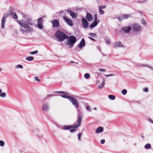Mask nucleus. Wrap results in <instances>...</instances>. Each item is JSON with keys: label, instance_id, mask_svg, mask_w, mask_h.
I'll use <instances>...</instances> for the list:
<instances>
[{"label": "nucleus", "instance_id": "nucleus-53", "mask_svg": "<svg viewBox=\"0 0 153 153\" xmlns=\"http://www.w3.org/2000/svg\"><path fill=\"white\" fill-rule=\"evenodd\" d=\"M144 91L145 92H147L148 91V89L147 88H145L144 89Z\"/></svg>", "mask_w": 153, "mask_h": 153}, {"label": "nucleus", "instance_id": "nucleus-62", "mask_svg": "<svg viewBox=\"0 0 153 153\" xmlns=\"http://www.w3.org/2000/svg\"><path fill=\"white\" fill-rule=\"evenodd\" d=\"M76 64H78V62H76Z\"/></svg>", "mask_w": 153, "mask_h": 153}, {"label": "nucleus", "instance_id": "nucleus-41", "mask_svg": "<svg viewBox=\"0 0 153 153\" xmlns=\"http://www.w3.org/2000/svg\"><path fill=\"white\" fill-rule=\"evenodd\" d=\"M114 74H108V75H105V76L106 77H108V76H114Z\"/></svg>", "mask_w": 153, "mask_h": 153}, {"label": "nucleus", "instance_id": "nucleus-19", "mask_svg": "<svg viewBox=\"0 0 153 153\" xmlns=\"http://www.w3.org/2000/svg\"><path fill=\"white\" fill-rule=\"evenodd\" d=\"M131 17V15L130 14H124L121 15L122 19H127L128 18Z\"/></svg>", "mask_w": 153, "mask_h": 153}, {"label": "nucleus", "instance_id": "nucleus-1", "mask_svg": "<svg viewBox=\"0 0 153 153\" xmlns=\"http://www.w3.org/2000/svg\"><path fill=\"white\" fill-rule=\"evenodd\" d=\"M66 39L67 40L65 42V44L68 48H73L76 41V37L73 36H68Z\"/></svg>", "mask_w": 153, "mask_h": 153}, {"label": "nucleus", "instance_id": "nucleus-54", "mask_svg": "<svg viewBox=\"0 0 153 153\" xmlns=\"http://www.w3.org/2000/svg\"><path fill=\"white\" fill-rule=\"evenodd\" d=\"M65 92H64L62 91H58V92H57V93H59L60 94H64Z\"/></svg>", "mask_w": 153, "mask_h": 153}, {"label": "nucleus", "instance_id": "nucleus-59", "mask_svg": "<svg viewBox=\"0 0 153 153\" xmlns=\"http://www.w3.org/2000/svg\"><path fill=\"white\" fill-rule=\"evenodd\" d=\"M149 68H151L152 69V70L153 69V68H151V67H149Z\"/></svg>", "mask_w": 153, "mask_h": 153}, {"label": "nucleus", "instance_id": "nucleus-32", "mask_svg": "<svg viewBox=\"0 0 153 153\" xmlns=\"http://www.w3.org/2000/svg\"><path fill=\"white\" fill-rule=\"evenodd\" d=\"M84 77L86 79H88L90 77V75L88 73H86L84 75Z\"/></svg>", "mask_w": 153, "mask_h": 153}, {"label": "nucleus", "instance_id": "nucleus-3", "mask_svg": "<svg viewBox=\"0 0 153 153\" xmlns=\"http://www.w3.org/2000/svg\"><path fill=\"white\" fill-rule=\"evenodd\" d=\"M22 14L23 18H27L26 22H25L26 24H27L30 26L32 25H33V23L32 21V19L31 17H29L28 15L23 13H22Z\"/></svg>", "mask_w": 153, "mask_h": 153}, {"label": "nucleus", "instance_id": "nucleus-39", "mask_svg": "<svg viewBox=\"0 0 153 153\" xmlns=\"http://www.w3.org/2000/svg\"><path fill=\"white\" fill-rule=\"evenodd\" d=\"M38 53V51H35L33 52H30V54H36Z\"/></svg>", "mask_w": 153, "mask_h": 153}, {"label": "nucleus", "instance_id": "nucleus-12", "mask_svg": "<svg viewBox=\"0 0 153 153\" xmlns=\"http://www.w3.org/2000/svg\"><path fill=\"white\" fill-rule=\"evenodd\" d=\"M29 25L26 24L25 23L24 25H23L22 27L26 30L30 32H33V28Z\"/></svg>", "mask_w": 153, "mask_h": 153}, {"label": "nucleus", "instance_id": "nucleus-46", "mask_svg": "<svg viewBox=\"0 0 153 153\" xmlns=\"http://www.w3.org/2000/svg\"><path fill=\"white\" fill-rule=\"evenodd\" d=\"M118 19L119 21L120 22L122 20H123V19H122V18L121 17V16L119 17L118 18Z\"/></svg>", "mask_w": 153, "mask_h": 153}, {"label": "nucleus", "instance_id": "nucleus-16", "mask_svg": "<svg viewBox=\"0 0 153 153\" xmlns=\"http://www.w3.org/2000/svg\"><path fill=\"white\" fill-rule=\"evenodd\" d=\"M67 11L69 12L71 16L73 18H76L77 17V15L74 12L72 11L70 9L67 10Z\"/></svg>", "mask_w": 153, "mask_h": 153}, {"label": "nucleus", "instance_id": "nucleus-33", "mask_svg": "<svg viewBox=\"0 0 153 153\" xmlns=\"http://www.w3.org/2000/svg\"><path fill=\"white\" fill-rule=\"evenodd\" d=\"M5 145V143L2 140H0V146H1L3 147V146Z\"/></svg>", "mask_w": 153, "mask_h": 153}, {"label": "nucleus", "instance_id": "nucleus-52", "mask_svg": "<svg viewBox=\"0 0 153 153\" xmlns=\"http://www.w3.org/2000/svg\"><path fill=\"white\" fill-rule=\"evenodd\" d=\"M88 38L91 39V40H93L94 41L95 40L94 39L91 37H89Z\"/></svg>", "mask_w": 153, "mask_h": 153}, {"label": "nucleus", "instance_id": "nucleus-47", "mask_svg": "<svg viewBox=\"0 0 153 153\" xmlns=\"http://www.w3.org/2000/svg\"><path fill=\"white\" fill-rule=\"evenodd\" d=\"M105 143V140L104 139H102L100 141V143L102 144H103Z\"/></svg>", "mask_w": 153, "mask_h": 153}, {"label": "nucleus", "instance_id": "nucleus-5", "mask_svg": "<svg viewBox=\"0 0 153 153\" xmlns=\"http://www.w3.org/2000/svg\"><path fill=\"white\" fill-rule=\"evenodd\" d=\"M9 14L8 13H6L3 15V16L1 20V27L2 29L5 28V23L6 22V18L8 16Z\"/></svg>", "mask_w": 153, "mask_h": 153}, {"label": "nucleus", "instance_id": "nucleus-49", "mask_svg": "<svg viewBox=\"0 0 153 153\" xmlns=\"http://www.w3.org/2000/svg\"><path fill=\"white\" fill-rule=\"evenodd\" d=\"M106 42L108 45H109L110 43V41L109 40H106Z\"/></svg>", "mask_w": 153, "mask_h": 153}, {"label": "nucleus", "instance_id": "nucleus-55", "mask_svg": "<svg viewBox=\"0 0 153 153\" xmlns=\"http://www.w3.org/2000/svg\"><path fill=\"white\" fill-rule=\"evenodd\" d=\"M149 121L152 123H153V121L152 120L149 119Z\"/></svg>", "mask_w": 153, "mask_h": 153}, {"label": "nucleus", "instance_id": "nucleus-21", "mask_svg": "<svg viewBox=\"0 0 153 153\" xmlns=\"http://www.w3.org/2000/svg\"><path fill=\"white\" fill-rule=\"evenodd\" d=\"M105 82V79H103L102 82L100 85H99L98 86V88L101 89L104 86Z\"/></svg>", "mask_w": 153, "mask_h": 153}, {"label": "nucleus", "instance_id": "nucleus-51", "mask_svg": "<svg viewBox=\"0 0 153 153\" xmlns=\"http://www.w3.org/2000/svg\"><path fill=\"white\" fill-rule=\"evenodd\" d=\"M147 1L146 0H144V1H139L138 2L139 3H143V2H146Z\"/></svg>", "mask_w": 153, "mask_h": 153}, {"label": "nucleus", "instance_id": "nucleus-14", "mask_svg": "<svg viewBox=\"0 0 153 153\" xmlns=\"http://www.w3.org/2000/svg\"><path fill=\"white\" fill-rule=\"evenodd\" d=\"M131 29V26H125L122 28V30L126 33H129Z\"/></svg>", "mask_w": 153, "mask_h": 153}, {"label": "nucleus", "instance_id": "nucleus-56", "mask_svg": "<svg viewBox=\"0 0 153 153\" xmlns=\"http://www.w3.org/2000/svg\"><path fill=\"white\" fill-rule=\"evenodd\" d=\"M2 92V90L1 89H0V94Z\"/></svg>", "mask_w": 153, "mask_h": 153}, {"label": "nucleus", "instance_id": "nucleus-48", "mask_svg": "<svg viewBox=\"0 0 153 153\" xmlns=\"http://www.w3.org/2000/svg\"><path fill=\"white\" fill-rule=\"evenodd\" d=\"M13 11V7H9V12H11Z\"/></svg>", "mask_w": 153, "mask_h": 153}, {"label": "nucleus", "instance_id": "nucleus-29", "mask_svg": "<svg viewBox=\"0 0 153 153\" xmlns=\"http://www.w3.org/2000/svg\"><path fill=\"white\" fill-rule=\"evenodd\" d=\"M15 68L16 69H19V68L23 69V67L22 65H18L15 66Z\"/></svg>", "mask_w": 153, "mask_h": 153}, {"label": "nucleus", "instance_id": "nucleus-58", "mask_svg": "<svg viewBox=\"0 0 153 153\" xmlns=\"http://www.w3.org/2000/svg\"><path fill=\"white\" fill-rule=\"evenodd\" d=\"M71 63H74V62H73V61H71Z\"/></svg>", "mask_w": 153, "mask_h": 153}, {"label": "nucleus", "instance_id": "nucleus-7", "mask_svg": "<svg viewBox=\"0 0 153 153\" xmlns=\"http://www.w3.org/2000/svg\"><path fill=\"white\" fill-rule=\"evenodd\" d=\"M69 98H70L69 100L71 102L72 104L76 108H78L79 106V104L76 100L72 97Z\"/></svg>", "mask_w": 153, "mask_h": 153}, {"label": "nucleus", "instance_id": "nucleus-31", "mask_svg": "<svg viewBox=\"0 0 153 153\" xmlns=\"http://www.w3.org/2000/svg\"><path fill=\"white\" fill-rule=\"evenodd\" d=\"M26 60L28 61H32L33 59V57L30 56L27 57L26 58Z\"/></svg>", "mask_w": 153, "mask_h": 153}, {"label": "nucleus", "instance_id": "nucleus-44", "mask_svg": "<svg viewBox=\"0 0 153 153\" xmlns=\"http://www.w3.org/2000/svg\"><path fill=\"white\" fill-rule=\"evenodd\" d=\"M105 7V5L101 6L99 7V8L101 9H103Z\"/></svg>", "mask_w": 153, "mask_h": 153}, {"label": "nucleus", "instance_id": "nucleus-2", "mask_svg": "<svg viewBox=\"0 0 153 153\" xmlns=\"http://www.w3.org/2000/svg\"><path fill=\"white\" fill-rule=\"evenodd\" d=\"M55 36L58 39V41L61 42L63 41L64 40L66 39L68 36L66 35L63 32L59 31L58 30H57L55 34Z\"/></svg>", "mask_w": 153, "mask_h": 153}, {"label": "nucleus", "instance_id": "nucleus-4", "mask_svg": "<svg viewBox=\"0 0 153 153\" xmlns=\"http://www.w3.org/2000/svg\"><path fill=\"white\" fill-rule=\"evenodd\" d=\"M82 120V117L81 115H79L78 117V119L76 124L73 126H71V128H77L79 127L81 125Z\"/></svg>", "mask_w": 153, "mask_h": 153}, {"label": "nucleus", "instance_id": "nucleus-60", "mask_svg": "<svg viewBox=\"0 0 153 153\" xmlns=\"http://www.w3.org/2000/svg\"><path fill=\"white\" fill-rule=\"evenodd\" d=\"M47 95V96H50V95Z\"/></svg>", "mask_w": 153, "mask_h": 153}, {"label": "nucleus", "instance_id": "nucleus-45", "mask_svg": "<svg viewBox=\"0 0 153 153\" xmlns=\"http://www.w3.org/2000/svg\"><path fill=\"white\" fill-rule=\"evenodd\" d=\"M35 81H37L38 82H40V79H39L37 77H35Z\"/></svg>", "mask_w": 153, "mask_h": 153}, {"label": "nucleus", "instance_id": "nucleus-28", "mask_svg": "<svg viewBox=\"0 0 153 153\" xmlns=\"http://www.w3.org/2000/svg\"><path fill=\"white\" fill-rule=\"evenodd\" d=\"M36 26L40 29H42L43 27L41 23H38L37 25H36Z\"/></svg>", "mask_w": 153, "mask_h": 153}, {"label": "nucleus", "instance_id": "nucleus-34", "mask_svg": "<svg viewBox=\"0 0 153 153\" xmlns=\"http://www.w3.org/2000/svg\"><path fill=\"white\" fill-rule=\"evenodd\" d=\"M6 96V94L4 92L1 93V94H0V96L1 97H5Z\"/></svg>", "mask_w": 153, "mask_h": 153}, {"label": "nucleus", "instance_id": "nucleus-10", "mask_svg": "<svg viewBox=\"0 0 153 153\" xmlns=\"http://www.w3.org/2000/svg\"><path fill=\"white\" fill-rule=\"evenodd\" d=\"M52 24V27H53L56 28L59 26V23L58 20L57 19L54 20L51 22Z\"/></svg>", "mask_w": 153, "mask_h": 153}, {"label": "nucleus", "instance_id": "nucleus-9", "mask_svg": "<svg viewBox=\"0 0 153 153\" xmlns=\"http://www.w3.org/2000/svg\"><path fill=\"white\" fill-rule=\"evenodd\" d=\"M42 110L44 111H48L49 109V105L48 103H46L42 106Z\"/></svg>", "mask_w": 153, "mask_h": 153}, {"label": "nucleus", "instance_id": "nucleus-57", "mask_svg": "<svg viewBox=\"0 0 153 153\" xmlns=\"http://www.w3.org/2000/svg\"><path fill=\"white\" fill-rule=\"evenodd\" d=\"M93 109H95V110H96L97 108H93Z\"/></svg>", "mask_w": 153, "mask_h": 153}, {"label": "nucleus", "instance_id": "nucleus-35", "mask_svg": "<svg viewBox=\"0 0 153 153\" xmlns=\"http://www.w3.org/2000/svg\"><path fill=\"white\" fill-rule=\"evenodd\" d=\"M127 91L126 89H123L121 92L122 93L123 95H125L126 94Z\"/></svg>", "mask_w": 153, "mask_h": 153}, {"label": "nucleus", "instance_id": "nucleus-37", "mask_svg": "<svg viewBox=\"0 0 153 153\" xmlns=\"http://www.w3.org/2000/svg\"><path fill=\"white\" fill-rule=\"evenodd\" d=\"M99 12L101 14H103L105 13L100 8H99Z\"/></svg>", "mask_w": 153, "mask_h": 153}, {"label": "nucleus", "instance_id": "nucleus-17", "mask_svg": "<svg viewBox=\"0 0 153 153\" xmlns=\"http://www.w3.org/2000/svg\"><path fill=\"white\" fill-rule=\"evenodd\" d=\"M85 41L84 38H82L81 41L79 43L78 45L77 46H78L80 48H82L85 46Z\"/></svg>", "mask_w": 153, "mask_h": 153}, {"label": "nucleus", "instance_id": "nucleus-22", "mask_svg": "<svg viewBox=\"0 0 153 153\" xmlns=\"http://www.w3.org/2000/svg\"><path fill=\"white\" fill-rule=\"evenodd\" d=\"M64 94L63 95H61V97L64 98L68 99L69 100L70 99V98H71V97L68 96V93H64Z\"/></svg>", "mask_w": 153, "mask_h": 153}, {"label": "nucleus", "instance_id": "nucleus-30", "mask_svg": "<svg viewBox=\"0 0 153 153\" xmlns=\"http://www.w3.org/2000/svg\"><path fill=\"white\" fill-rule=\"evenodd\" d=\"M151 147V145L149 143H147L145 146V148L146 149H149Z\"/></svg>", "mask_w": 153, "mask_h": 153}, {"label": "nucleus", "instance_id": "nucleus-50", "mask_svg": "<svg viewBox=\"0 0 153 153\" xmlns=\"http://www.w3.org/2000/svg\"><path fill=\"white\" fill-rule=\"evenodd\" d=\"M99 70L102 72H105L106 71V70L103 69H99Z\"/></svg>", "mask_w": 153, "mask_h": 153}, {"label": "nucleus", "instance_id": "nucleus-8", "mask_svg": "<svg viewBox=\"0 0 153 153\" xmlns=\"http://www.w3.org/2000/svg\"><path fill=\"white\" fill-rule=\"evenodd\" d=\"M81 21L83 27L85 29L87 28L88 26V23L87 20L85 18H83L81 19Z\"/></svg>", "mask_w": 153, "mask_h": 153}, {"label": "nucleus", "instance_id": "nucleus-24", "mask_svg": "<svg viewBox=\"0 0 153 153\" xmlns=\"http://www.w3.org/2000/svg\"><path fill=\"white\" fill-rule=\"evenodd\" d=\"M62 128L63 129L69 130L71 129V125L64 126L62 127Z\"/></svg>", "mask_w": 153, "mask_h": 153}, {"label": "nucleus", "instance_id": "nucleus-11", "mask_svg": "<svg viewBox=\"0 0 153 153\" xmlns=\"http://www.w3.org/2000/svg\"><path fill=\"white\" fill-rule=\"evenodd\" d=\"M95 19L93 22L90 25V27L91 28H92L95 27L97 24L98 22H97V17L96 14L94 16Z\"/></svg>", "mask_w": 153, "mask_h": 153}, {"label": "nucleus", "instance_id": "nucleus-40", "mask_svg": "<svg viewBox=\"0 0 153 153\" xmlns=\"http://www.w3.org/2000/svg\"><path fill=\"white\" fill-rule=\"evenodd\" d=\"M81 133H79L78 134V139L79 140H80L81 136Z\"/></svg>", "mask_w": 153, "mask_h": 153}, {"label": "nucleus", "instance_id": "nucleus-25", "mask_svg": "<svg viewBox=\"0 0 153 153\" xmlns=\"http://www.w3.org/2000/svg\"><path fill=\"white\" fill-rule=\"evenodd\" d=\"M17 22L22 27L23 25H24L25 23V22L23 20H17Z\"/></svg>", "mask_w": 153, "mask_h": 153}, {"label": "nucleus", "instance_id": "nucleus-42", "mask_svg": "<svg viewBox=\"0 0 153 153\" xmlns=\"http://www.w3.org/2000/svg\"><path fill=\"white\" fill-rule=\"evenodd\" d=\"M76 129L75 128L71 129L70 130V131L71 132H74L76 131Z\"/></svg>", "mask_w": 153, "mask_h": 153}, {"label": "nucleus", "instance_id": "nucleus-23", "mask_svg": "<svg viewBox=\"0 0 153 153\" xmlns=\"http://www.w3.org/2000/svg\"><path fill=\"white\" fill-rule=\"evenodd\" d=\"M12 17L14 19H18V16L16 14L15 12H12L10 13Z\"/></svg>", "mask_w": 153, "mask_h": 153}, {"label": "nucleus", "instance_id": "nucleus-18", "mask_svg": "<svg viewBox=\"0 0 153 153\" xmlns=\"http://www.w3.org/2000/svg\"><path fill=\"white\" fill-rule=\"evenodd\" d=\"M123 45L120 41L116 42L114 44V47L117 48L119 47H122Z\"/></svg>", "mask_w": 153, "mask_h": 153}, {"label": "nucleus", "instance_id": "nucleus-15", "mask_svg": "<svg viewBox=\"0 0 153 153\" xmlns=\"http://www.w3.org/2000/svg\"><path fill=\"white\" fill-rule=\"evenodd\" d=\"M86 18L89 22L92 21L93 19L92 15L90 13L88 12L86 13Z\"/></svg>", "mask_w": 153, "mask_h": 153}, {"label": "nucleus", "instance_id": "nucleus-13", "mask_svg": "<svg viewBox=\"0 0 153 153\" xmlns=\"http://www.w3.org/2000/svg\"><path fill=\"white\" fill-rule=\"evenodd\" d=\"M63 19L65 22L69 25L71 26H73V24L71 19H68L66 16L63 17Z\"/></svg>", "mask_w": 153, "mask_h": 153}, {"label": "nucleus", "instance_id": "nucleus-26", "mask_svg": "<svg viewBox=\"0 0 153 153\" xmlns=\"http://www.w3.org/2000/svg\"><path fill=\"white\" fill-rule=\"evenodd\" d=\"M46 17V16H44L43 17L40 18H39L38 20V23H41L42 20H43V19L44 17Z\"/></svg>", "mask_w": 153, "mask_h": 153}, {"label": "nucleus", "instance_id": "nucleus-63", "mask_svg": "<svg viewBox=\"0 0 153 153\" xmlns=\"http://www.w3.org/2000/svg\"><path fill=\"white\" fill-rule=\"evenodd\" d=\"M100 51H101L100 49Z\"/></svg>", "mask_w": 153, "mask_h": 153}, {"label": "nucleus", "instance_id": "nucleus-6", "mask_svg": "<svg viewBox=\"0 0 153 153\" xmlns=\"http://www.w3.org/2000/svg\"><path fill=\"white\" fill-rule=\"evenodd\" d=\"M133 30L136 32H139L141 30L142 27L141 26L137 24H134L133 25Z\"/></svg>", "mask_w": 153, "mask_h": 153}, {"label": "nucleus", "instance_id": "nucleus-20", "mask_svg": "<svg viewBox=\"0 0 153 153\" xmlns=\"http://www.w3.org/2000/svg\"><path fill=\"white\" fill-rule=\"evenodd\" d=\"M103 131V128L101 127H98L96 130V133H98L102 132Z\"/></svg>", "mask_w": 153, "mask_h": 153}, {"label": "nucleus", "instance_id": "nucleus-27", "mask_svg": "<svg viewBox=\"0 0 153 153\" xmlns=\"http://www.w3.org/2000/svg\"><path fill=\"white\" fill-rule=\"evenodd\" d=\"M109 98L111 100H113L115 99V97L114 96L111 95H109L108 96Z\"/></svg>", "mask_w": 153, "mask_h": 153}, {"label": "nucleus", "instance_id": "nucleus-36", "mask_svg": "<svg viewBox=\"0 0 153 153\" xmlns=\"http://www.w3.org/2000/svg\"><path fill=\"white\" fill-rule=\"evenodd\" d=\"M141 23L143 25H146V22L144 19H143L141 20Z\"/></svg>", "mask_w": 153, "mask_h": 153}, {"label": "nucleus", "instance_id": "nucleus-43", "mask_svg": "<svg viewBox=\"0 0 153 153\" xmlns=\"http://www.w3.org/2000/svg\"><path fill=\"white\" fill-rule=\"evenodd\" d=\"M86 109L88 111H91V108L88 106H87Z\"/></svg>", "mask_w": 153, "mask_h": 153}, {"label": "nucleus", "instance_id": "nucleus-38", "mask_svg": "<svg viewBox=\"0 0 153 153\" xmlns=\"http://www.w3.org/2000/svg\"><path fill=\"white\" fill-rule=\"evenodd\" d=\"M89 35L93 37H96L97 34L95 33H91L89 34Z\"/></svg>", "mask_w": 153, "mask_h": 153}, {"label": "nucleus", "instance_id": "nucleus-61", "mask_svg": "<svg viewBox=\"0 0 153 153\" xmlns=\"http://www.w3.org/2000/svg\"><path fill=\"white\" fill-rule=\"evenodd\" d=\"M1 71V68H0V72Z\"/></svg>", "mask_w": 153, "mask_h": 153}]
</instances>
